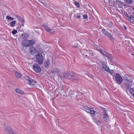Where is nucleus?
Masks as SVG:
<instances>
[{"instance_id": "f257e3e1", "label": "nucleus", "mask_w": 134, "mask_h": 134, "mask_svg": "<svg viewBox=\"0 0 134 134\" xmlns=\"http://www.w3.org/2000/svg\"><path fill=\"white\" fill-rule=\"evenodd\" d=\"M24 80L25 82L29 84L31 86H34L37 83V82L36 81L33 80L27 75L25 76L24 77Z\"/></svg>"}, {"instance_id": "f03ea898", "label": "nucleus", "mask_w": 134, "mask_h": 134, "mask_svg": "<svg viewBox=\"0 0 134 134\" xmlns=\"http://www.w3.org/2000/svg\"><path fill=\"white\" fill-rule=\"evenodd\" d=\"M98 65L100 67L103 72L106 71L110 73H111L112 71L111 70L104 62H99Z\"/></svg>"}, {"instance_id": "7ed1b4c3", "label": "nucleus", "mask_w": 134, "mask_h": 134, "mask_svg": "<svg viewBox=\"0 0 134 134\" xmlns=\"http://www.w3.org/2000/svg\"><path fill=\"white\" fill-rule=\"evenodd\" d=\"M35 43V41L34 40H25L21 42V43L22 45L24 47H26L32 46Z\"/></svg>"}, {"instance_id": "20e7f679", "label": "nucleus", "mask_w": 134, "mask_h": 134, "mask_svg": "<svg viewBox=\"0 0 134 134\" xmlns=\"http://www.w3.org/2000/svg\"><path fill=\"white\" fill-rule=\"evenodd\" d=\"M97 48L98 51L100 52L103 56L107 57L108 59V60L110 61H111L112 60L113 57L111 55L105 51H103L101 49H100L99 47H97Z\"/></svg>"}, {"instance_id": "39448f33", "label": "nucleus", "mask_w": 134, "mask_h": 134, "mask_svg": "<svg viewBox=\"0 0 134 134\" xmlns=\"http://www.w3.org/2000/svg\"><path fill=\"white\" fill-rule=\"evenodd\" d=\"M36 62L40 65L42 64L43 62V56L41 53H38L35 56Z\"/></svg>"}, {"instance_id": "423d86ee", "label": "nucleus", "mask_w": 134, "mask_h": 134, "mask_svg": "<svg viewBox=\"0 0 134 134\" xmlns=\"http://www.w3.org/2000/svg\"><path fill=\"white\" fill-rule=\"evenodd\" d=\"M82 108L87 112L91 114L94 115L95 114L96 112L92 108H90L87 107L85 106L83 107Z\"/></svg>"}, {"instance_id": "0eeeda50", "label": "nucleus", "mask_w": 134, "mask_h": 134, "mask_svg": "<svg viewBox=\"0 0 134 134\" xmlns=\"http://www.w3.org/2000/svg\"><path fill=\"white\" fill-rule=\"evenodd\" d=\"M102 31L103 34L106 36L108 37L111 41H113L114 38L107 31L104 29H103L102 30Z\"/></svg>"}, {"instance_id": "6e6552de", "label": "nucleus", "mask_w": 134, "mask_h": 134, "mask_svg": "<svg viewBox=\"0 0 134 134\" xmlns=\"http://www.w3.org/2000/svg\"><path fill=\"white\" fill-rule=\"evenodd\" d=\"M132 82H125L123 85H122V88L124 90L126 89L127 90H129L131 88V86L132 85L131 83Z\"/></svg>"}, {"instance_id": "1a4fd4ad", "label": "nucleus", "mask_w": 134, "mask_h": 134, "mask_svg": "<svg viewBox=\"0 0 134 134\" xmlns=\"http://www.w3.org/2000/svg\"><path fill=\"white\" fill-rule=\"evenodd\" d=\"M34 71L36 73H38L41 72V69L40 66L37 64H35L33 65Z\"/></svg>"}, {"instance_id": "9d476101", "label": "nucleus", "mask_w": 134, "mask_h": 134, "mask_svg": "<svg viewBox=\"0 0 134 134\" xmlns=\"http://www.w3.org/2000/svg\"><path fill=\"white\" fill-rule=\"evenodd\" d=\"M103 112V117L104 120L107 122L109 121V118L108 114V113L105 109H104Z\"/></svg>"}, {"instance_id": "9b49d317", "label": "nucleus", "mask_w": 134, "mask_h": 134, "mask_svg": "<svg viewBox=\"0 0 134 134\" xmlns=\"http://www.w3.org/2000/svg\"><path fill=\"white\" fill-rule=\"evenodd\" d=\"M115 79L116 82L119 84L121 83L123 81V79L120 75L118 74H116L115 76Z\"/></svg>"}, {"instance_id": "f8f14e48", "label": "nucleus", "mask_w": 134, "mask_h": 134, "mask_svg": "<svg viewBox=\"0 0 134 134\" xmlns=\"http://www.w3.org/2000/svg\"><path fill=\"white\" fill-rule=\"evenodd\" d=\"M126 14H127V16L128 17L127 19L130 22L134 24V16L131 15L129 14L128 15L126 13Z\"/></svg>"}, {"instance_id": "ddd939ff", "label": "nucleus", "mask_w": 134, "mask_h": 134, "mask_svg": "<svg viewBox=\"0 0 134 134\" xmlns=\"http://www.w3.org/2000/svg\"><path fill=\"white\" fill-rule=\"evenodd\" d=\"M29 51L31 54H34L37 52V50L32 46H30L29 49Z\"/></svg>"}, {"instance_id": "4468645a", "label": "nucleus", "mask_w": 134, "mask_h": 134, "mask_svg": "<svg viewBox=\"0 0 134 134\" xmlns=\"http://www.w3.org/2000/svg\"><path fill=\"white\" fill-rule=\"evenodd\" d=\"M43 27L44 28L45 30L49 32L52 34L54 32V31L53 29H50L49 27L47 25H44L43 26Z\"/></svg>"}, {"instance_id": "2eb2a0df", "label": "nucleus", "mask_w": 134, "mask_h": 134, "mask_svg": "<svg viewBox=\"0 0 134 134\" xmlns=\"http://www.w3.org/2000/svg\"><path fill=\"white\" fill-rule=\"evenodd\" d=\"M124 79L126 81V82H132V81L131 77L127 75H125L124 77Z\"/></svg>"}, {"instance_id": "dca6fc26", "label": "nucleus", "mask_w": 134, "mask_h": 134, "mask_svg": "<svg viewBox=\"0 0 134 134\" xmlns=\"http://www.w3.org/2000/svg\"><path fill=\"white\" fill-rule=\"evenodd\" d=\"M72 75L69 73H67L65 75H64V77L66 79H69L70 80H72Z\"/></svg>"}, {"instance_id": "f3484780", "label": "nucleus", "mask_w": 134, "mask_h": 134, "mask_svg": "<svg viewBox=\"0 0 134 134\" xmlns=\"http://www.w3.org/2000/svg\"><path fill=\"white\" fill-rule=\"evenodd\" d=\"M74 16L76 18L80 19L82 18V14L81 13H77L76 14H75Z\"/></svg>"}, {"instance_id": "a211bd4d", "label": "nucleus", "mask_w": 134, "mask_h": 134, "mask_svg": "<svg viewBox=\"0 0 134 134\" xmlns=\"http://www.w3.org/2000/svg\"><path fill=\"white\" fill-rule=\"evenodd\" d=\"M50 64V60L49 59H47V60H45L44 63V66L46 68L48 67Z\"/></svg>"}, {"instance_id": "6ab92c4d", "label": "nucleus", "mask_w": 134, "mask_h": 134, "mask_svg": "<svg viewBox=\"0 0 134 134\" xmlns=\"http://www.w3.org/2000/svg\"><path fill=\"white\" fill-rule=\"evenodd\" d=\"M51 72L53 74H57L59 72L60 70L58 68H55L52 69Z\"/></svg>"}, {"instance_id": "aec40b11", "label": "nucleus", "mask_w": 134, "mask_h": 134, "mask_svg": "<svg viewBox=\"0 0 134 134\" xmlns=\"http://www.w3.org/2000/svg\"><path fill=\"white\" fill-rule=\"evenodd\" d=\"M94 122L97 125H100L101 124V121L100 119H94L93 120Z\"/></svg>"}, {"instance_id": "412c9836", "label": "nucleus", "mask_w": 134, "mask_h": 134, "mask_svg": "<svg viewBox=\"0 0 134 134\" xmlns=\"http://www.w3.org/2000/svg\"><path fill=\"white\" fill-rule=\"evenodd\" d=\"M15 76L17 79L21 78L22 77V75L17 71L15 72Z\"/></svg>"}, {"instance_id": "4be33fe9", "label": "nucleus", "mask_w": 134, "mask_h": 134, "mask_svg": "<svg viewBox=\"0 0 134 134\" xmlns=\"http://www.w3.org/2000/svg\"><path fill=\"white\" fill-rule=\"evenodd\" d=\"M22 38L23 39H26L27 38L29 37V35L26 34L24 33L21 35Z\"/></svg>"}, {"instance_id": "5701e85b", "label": "nucleus", "mask_w": 134, "mask_h": 134, "mask_svg": "<svg viewBox=\"0 0 134 134\" xmlns=\"http://www.w3.org/2000/svg\"><path fill=\"white\" fill-rule=\"evenodd\" d=\"M72 80H79V78L77 77V76L76 74H74L72 75Z\"/></svg>"}, {"instance_id": "b1692460", "label": "nucleus", "mask_w": 134, "mask_h": 134, "mask_svg": "<svg viewBox=\"0 0 134 134\" xmlns=\"http://www.w3.org/2000/svg\"><path fill=\"white\" fill-rule=\"evenodd\" d=\"M16 23L15 21H11L10 24V26L11 27H14L15 26V25Z\"/></svg>"}, {"instance_id": "393cba45", "label": "nucleus", "mask_w": 134, "mask_h": 134, "mask_svg": "<svg viewBox=\"0 0 134 134\" xmlns=\"http://www.w3.org/2000/svg\"><path fill=\"white\" fill-rule=\"evenodd\" d=\"M74 4L77 8H79L80 7V5L79 3L76 1H75V0L74 1Z\"/></svg>"}, {"instance_id": "a878e982", "label": "nucleus", "mask_w": 134, "mask_h": 134, "mask_svg": "<svg viewBox=\"0 0 134 134\" xmlns=\"http://www.w3.org/2000/svg\"><path fill=\"white\" fill-rule=\"evenodd\" d=\"M125 2L128 4H132L133 2V0H125Z\"/></svg>"}, {"instance_id": "bb28decb", "label": "nucleus", "mask_w": 134, "mask_h": 134, "mask_svg": "<svg viewBox=\"0 0 134 134\" xmlns=\"http://www.w3.org/2000/svg\"><path fill=\"white\" fill-rule=\"evenodd\" d=\"M107 24L109 27H110V28H112L113 27V24L112 23H111L110 21H109V22H108Z\"/></svg>"}, {"instance_id": "cd10ccee", "label": "nucleus", "mask_w": 134, "mask_h": 134, "mask_svg": "<svg viewBox=\"0 0 134 134\" xmlns=\"http://www.w3.org/2000/svg\"><path fill=\"white\" fill-rule=\"evenodd\" d=\"M6 18L8 20H14V18L12 17H10V16L8 15L6 17Z\"/></svg>"}, {"instance_id": "c85d7f7f", "label": "nucleus", "mask_w": 134, "mask_h": 134, "mask_svg": "<svg viewBox=\"0 0 134 134\" xmlns=\"http://www.w3.org/2000/svg\"><path fill=\"white\" fill-rule=\"evenodd\" d=\"M7 130L9 132V133H8L9 134H14L12 132L11 130L10 129L9 130L8 129H7Z\"/></svg>"}, {"instance_id": "c756f323", "label": "nucleus", "mask_w": 134, "mask_h": 134, "mask_svg": "<svg viewBox=\"0 0 134 134\" xmlns=\"http://www.w3.org/2000/svg\"><path fill=\"white\" fill-rule=\"evenodd\" d=\"M130 92H134V88H130Z\"/></svg>"}, {"instance_id": "7c9ffc66", "label": "nucleus", "mask_w": 134, "mask_h": 134, "mask_svg": "<svg viewBox=\"0 0 134 134\" xmlns=\"http://www.w3.org/2000/svg\"><path fill=\"white\" fill-rule=\"evenodd\" d=\"M16 33H17V30H14L12 32V34L13 35L15 34Z\"/></svg>"}, {"instance_id": "2f4dec72", "label": "nucleus", "mask_w": 134, "mask_h": 134, "mask_svg": "<svg viewBox=\"0 0 134 134\" xmlns=\"http://www.w3.org/2000/svg\"><path fill=\"white\" fill-rule=\"evenodd\" d=\"M20 21L23 22H24V20L21 17H20V18L18 19Z\"/></svg>"}, {"instance_id": "473e14b6", "label": "nucleus", "mask_w": 134, "mask_h": 134, "mask_svg": "<svg viewBox=\"0 0 134 134\" xmlns=\"http://www.w3.org/2000/svg\"><path fill=\"white\" fill-rule=\"evenodd\" d=\"M83 18L84 19H86L87 18L88 16L86 14L84 15L83 16Z\"/></svg>"}, {"instance_id": "72a5a7b5", "label": "nucleus", "mask_w": 134, "mask_h": 134, "mask_svg": "<svg viewBox=\"0 0 134 134\" xmlns=\"http://www.w3.org/2000/svg\"><path fill=\"white\" fill-rule=\"evenodd\" d=\"M15 91L16 92H21V91L20 90H19V89L17 88L15 90Z\"/></svg>"}, {"instance_id": "f704fd0d", "label": "nucleus", "mask_w": 134, "mask_h": 134, "mask_svg": "<svg viewBox=\"0 0 134 134\" xmlns=\"http://www.w3.org/2000/svg\"><path fill=\"white\" fill-rule=\"evenodd\" d=\"M15 16L18 19L20 18V17L19 15H16Z\"/></svg>"}, {"instance_id": "c9c22d12", "label": "nucleus", "mask_w": 134, "mask_h": 134, "mask_svg": "<svg viewBox=\"0 0 134 134\" xmlns=\"http://www.w3.org/2000/svg\"><path fill=\"white\" fill-rule=\"evenodd\" d=\"M134 97V93H129Z\"/></svg>"}, {"instance_id": "e433bc0d", "label": "nucleus", "mask_w": 134, "mask_h": 134, "mask_svg": "<svg viewBox=\"0 0 134 134\" xmlns=\"http://www.w3.org/2000/svg\"><path fill=\"white\" fill-rule=\"evenodd\" d=\"M124 28L125 29V30H127V27L125 25H124Z\"/></svg>"}, {"instance_id": "4c0bfd02", "label": "nucleus", "mask_w": 134, "mask_h": 134, "mask_svg": "<svg viewBox=\"0 0 134 134\" xmlns=\"http://www.w3.org/2000/svg\"><path fill=\"white\" fill-rule=\"evenodd\" d=\"M83 57H85L87 58V56L86 55H83Z\"/></svg>"}, {"instance_id": "58836bf2", "label": "nucleus", "mask_w": 134, "mask_h": 134, "mask_svg": "<svg viewBox=\"0 0 134 134\" xmlns=\"http://www.w3.org/2000/svg\"><path fill=\"white\" fill-rule=\"evenodd\" d=\"M19 93V94H24V93Z\"/></svg>"}, {"instance_id": "ea45409f", "label": "nucleus", "mask_w": 134, "mask_h": 134, "mask_svg": "<svg viewBox=\"0 0 134 134\" xmlns=\"http://www.w3.org/2000/svg\"><path fill=\"white\" fill-rule=\"evenodd\" d=\"M58 76L59 77H60L61 78V76L60 74H58Z\"/></svg>"}, {"instance_id": "a19ab883", "label": "nucleus", "mask_w": 134, "mask_h": 134, "mask_svg": "<svg viewBox=\"0 0 134 134\" xmlns=\"http://www.w3.org/2000/svg\"><path fill=\"white\" fill-rule=\"evenodd\" d=\"M70 97H72L71 98L73 100V99H74V98H72V96H70Z\"/></svg>"}, {"instance_id": "79ce46f5", "label": "nucleus", "mask_w": 134, "mask_h": 134, "mask_svg": "<svg viewBox=\"0 0 134 134\" xmlns=\"http://www.w3.org/2000/svg\"><path fill=\"white\" fill-rule=\"evenodd\" d=\"M63 86H62V89H61L60 90H63Z\"/></svg>"}, {"instance_id": "37998d69", "label": "nucleus", "mask_w": 134, "mask_h": 134, "mask_svg": "<svg viewBox=\"0 0 134 134\" xmlns=\"http://www.w3.org/2000/svg\"><path fill=\"white\" fill-rule=\"evenodd\" d=\"M126 12H125V15H127V14H126Z\"/></svg>"}, {"instance_id": "c03bdc74", "label": "nucleus", "mask_w": 134, "mask_h": 134, "mask_svg": "<svg viewBox=\"0 0 134 134\" xmlns=\"http://www.w3.org/2000/svg\"><path fill=\"white\" fill-rule=\"evenodd\" d=\"M22 25L24 26V25L23 24H22Z\"/></svg>"}, {"instance_id": "a18cd8bd", "label": "nucleus", "mask_w": 134, "mask_h": 134, "mask_svg": "<svg viewBox=\"0 0 134 134\" xmlns=\"http://www.w3.org/2000/svg\"><path fill=\"white\" fill-rule=\"evenodd\" d=\"M93 66H96L95 65H93Z\"/></svg>"}, {"instance_id": "49530a36", "label": "nucleus", "mask_w": 134, "mask_h": 134, "mask_svg": "<svg viewBox=\"0 0 134 134\" xmlns=\"http://www.w3.org/2000/svg\"><path fill=\"white\" fill-rule=\"evenodd\" d=\"M133 10L134 11V9H133Z\"/></svg>"}, {"instance_id": "de8ad7c7", "label": "nucleus", "mask_w": 134, "mask_h": 134, "mask_svg": "<svg viewBox=\"0 0 134 134\" xmlns=\"http://www.w3.org/2000/svg\"><path fill=\"white\" fill-rule=\"evenodd\" d=\"M127 93L128 94V95L129 94Z\"/></svg>"}]
</instances>
